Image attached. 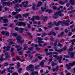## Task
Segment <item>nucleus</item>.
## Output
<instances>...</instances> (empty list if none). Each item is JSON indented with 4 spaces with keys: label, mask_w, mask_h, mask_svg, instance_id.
<instances>
[{
    "label": "nucleus",
    "mask_w": 75,
    "mask_h": 75,
    "mask_svg": "<svg viewBox=\"0 0 75 75\" xmlns=\"http://www.w3.org/2000/svg\"><path fill=\"white\" fill-rule=\"evenodd\" d=\"M67 47H64L63 49H61L59 50H57V49H55V51H57V52H62V51H66Z\"/></svg>",
    "instance_id": "obj_7"
},
{
    "label": "nucleus",
    "mask_w": 75,
    "mask_h": 75,
    "mask_svg": "<svg viewBox=\"0 0 75 75\" xmlns=\"http://www.w3.org/2000/svg\"><path fill=\"white\" fill-rule=\"evenodd\" d=\"M5 33H6V32L4 31H2L1 32V33L2 35H4V34H5Z\"/></svg>",
    "instance_id": "obj_45"
},
{
    "label": "nucleus",
    "mask_w": 75,
    "mask_h": 75,
    "mask_svg": "<svg viewBox=\"0 0 75 75\" xmlns=\"http://www.w3.org/2000/svg\"><path fill=\"white\" fill-rule=\"evenodd\" d=\"M5 35L8 36V35H9V33H8L7 31L5 32Z\"/></svg>",
    "instance_id": "obj_43"
},
{
    "label": "nucleus",
    "mask_w": 75,
    "mask_h": 75,
    "mask_svg": "<svg viewBox=\"0 0 75 75\" xmlns=\"http://www.w3.org/2000/svg\"><path fill=\"white\" fill-rule=\"evenodd\" d=\"M35 6H36L35 4H33V6L32 8V9L33 10H38V7L35 8Z\"/></svg>",
    "instance_id": "obj_13"
},
{
    "label": "nucleus",
    "mask_w": 75,
    "mask_h": 75,
    "mask_svg": "<svg viewBox=\"0 0 75 75\" xmlns=\"http://www.w3.org/2000/svg\"><path fill=\"white\" fill-rule=\"evenodd\" d=\"M26 54H31V52L29 51H28L26 52Z\"/></svg>",
    "instance_id": "obj_62"
},
{
    "label": "nucleus",
    "mask_w": 75,
    "mask_h": 75,
    "mask_svg": "<svg viewBox=\"0 0 75 75\" xmlns=\"http://www.w3.org/2000/svg\"><path fill=\"white\" fill-rule=\"evenodd\" d=\"M11 34L13 37H17V34L16 33H11Z\"/></svg>",
    "instance_id": "obj_29"
},
{
    "label": "nucleus",
    "mask_w": 75,
    "mask_h": 75,
    "mask_svg": "<svg viewBox=\"0 0 75 75\" xmlns=\"http://www.w3.org/2000/svg\"><path fill=\"white\" fill-rule=\"evenodd\" d=\"M10 69H14V67H13L10 66L7 69V70H8V71H10Z\"/></svg>",
    "instance_id": "obj_21"
},
{
    "label": "nucleus",
    "mask_w": 75,
    "mask_h": 75,
    "mask_svg": "<svg viewBox=\"0 0 75 75\" xmlns=\"http://www.w3.org/2000/svg\"><path fill=\"white\" fill-rule=\"evenodd\" d=\"M22 22H18V23H16V25H18V26H21L22 25Z\"/></svg>",
    "instance_id": "obj_19"
},
{
    "label": "nucleus",
    "mask_w": 75,
    "mask_h": 75,
    "mask_svg": "<svg viewBox=\"0 0 75 75\" xmlns=\"http://www.w3.org/2000/svg\"><path fill=\"white\" fill-rule=\"evenodd\" d=\"M52 54H55V55H58V53H57V52H52Z\"/></svg>",
    "instance_id": "obj_51"
},
{
    "label": "nucleus",
    "mask_w": 75,
    "mask_h": 75,
    "mask_svg": "<svg viewBox=\"0 0 75 75\" xmlns=\"http://www.w3.org/2000/svg\"><path fill=\"white\" fill-rule=\"evenodd\" d=\"M41 9L42 11H44V10H46L47 9V8H45V7L44 8H41Z\"/></svg>",
    "instance_id": "obj_56"
},
{
    "label": "nucleus",
    "mask_w": 75,
    "mask_h": 75,
    "mask_svg": "<svg viewBox=\"0 0 75 75\" xmlns=\"http://www.w3.org/2000/svg\"><path fill=\"white\" fill-rule=\"evenodd\" d=\"M41 17L42 18V19L43 20L44 22H45V21L47 20V18L46 16H42Z\"/></svg>",
    "instance_id": "obj_11"
},
{
    "label": "nucleus",
    "mask_w": 75,
    "mask_h": 75,
    "mask_svg": "<svg viewBox=\"0 0 75 75\" xmlns=\"http://www.w3.org/2000/svg\"><path fill=\"white\" fill-rule=\"evenodd\" d=\"M7 1V0H1V3H4L5 2L4 1Z\"/></svg>",
    "instance_id": "obj_60"
},
{
    "label": "nucleus",
    "mask_w": 75,
    "mask_h": 75,
    "mask_svg": "<svg viewBox=\"0 0 75 75\" xmlns=\"http://www.w3.org/2000/svg\"><path fill=\"white\" fill-rule=\"evenodd\" d=\"M31 46H35V47H38V45L37 44L34 45V44L33 43L31 44Z\"/></svg>",
    "instance_id": "obj_32"
},
{
    "label": "nucleus",
    "mask_w": 75,
    "mask_h": 75,
    "mask_svg": "<svg viewBox=\"0 0 75 75\" xmlns=\"http://www.w3.org/2000/svg\"><path fill=\"white\" fill-rule=\"evenodd\" d=\"M38 75V72L34 71L31 73V75Z\"/></svg>",
    "instance_id": "obj_14"
},
{
    "label": "nucleus",
    "mask_w": 75,
    "mask_h": 75,
    "mask_svg": "<svg viewBox=\"0 0 75 75\" xmlns=\"http://www.w3.org/2000/svg\"><path fill=\"white\" fill-rule=\"evenodd\" d=\"M10 48H11L10 46H8L6 47V50H4L3 51L4 53L5 54V57L6 59H8V58H10V54H9L6 51V50L8 51H9Z\"/></svg>",
    "instance_id": "obj_1"
},
{
    "label": "nucleus",
    "mask_w": 75,
    "mask_h": 75,
    "mask_svg": "<svg viewBox=\"0 0 75 75\" xmlns=\"http://www.w3.org/2000/svg\"><path fill=\"white\" fill-rule=\"evenodd\" d=\"M75 62L74 61L72 63H70L69 64H67L66 65V67H67V68H69L67 69L68 70H69V69H71V67H73V66L74 65H75Z\"/></svg>",
    "instance_id": "obj_3"
},
{
    "label": "nucleus",
    "mask_w": 75,
    "mask_h": 75,
    "mask_svg": "<svg viewBox=\"0 0 75 75\" xmlns=\"http://www.w3.org/2000/svg\"><path fill=\"white\" fill-rule=\"evenodd\" d=\"M20 45H16L15 46V47L16 48H18L17 49V51H19L21 49V47L20 48Z\"/></svg>",
    "instance_id": "obj_15"
},
{
    "label": "nucleus",
    "mask_w": 75,
    "mask_h": 75,
    "mask_svg": "<svg viewBox=\"0 0 75 75\" xmlns=\"http://www.w3.org/2000/svg\"><path fill=\"white\" fill-rule=\"evenodd\" d=\"M59 4L62 5H63V4H65V3H64V2H63V1H60L59 2Z\"/></svg>",
    "instance_id": "obj_40"
},
{
    "label": "nucleus",
    "mask_w": 75,
    "mask_h": 75,
    "mask_svg": "<svg viewBox=\"0 0 75 75\" xmlns=\"http://www.w3.org/2000/svg\"><path fill=\"white\" fill-rule=\"evenodd\" d=\"M35 19V16H33L32 18L31 19V20H32V21H34V20Z\"/></svg>",
    "instance_id": "obj_37"
},
{
    "label": "nucleus",
    "mask_w": 75,
    "mask_h": 75,
    "mask_svg": "<svg viewBox=\"0 0 75 75\" xmlns=\"http://www.w3.org/2000/svg\"><path fill=\"white\" fill-rule=\"evenodd\" d=\"M40 17L39 16H35V19H37V20H39Z\"/></svg>",
    "instance_id": "obj_59"
},
{
    "label": "nucleus",
    "mask_w": 75,
    "mask_h": 75,
    "mask_svg": "<svg viewBox=\"0 0 75 75\" xmlns=\"http://www.w3.org/2000/svg\"><path fill=\"white\" fill-rule=\"evenodd\" d=\"M23 70V69L22 68L18 69V71L19 73H21V71Z\"/></svg>",
    "instance_id": "obj_38"
},
{
    "label": "nucleus",
    "mask_w": 75,
    "mask_h": 75,
    "mask_svg": "<svg viewBox=\"0 0 75 75\" xmlns=\"http://www.w3.org/2000/svg\"><path fill=\"white\" fill-rule=\"evenodd\" d=\"M73 50V48H69L68 50V51H72Z\"/></svg>",
    "instance_id": "obj_54"
},
{
    "label": "nucleus",
    "mask_w": 75,
    "mask_h": 75,
    "mask_svg": "<svg viewBox=\"0 0 75 75\" xmlns=\"http://www.w3.org/2000/svg\"><path fill=\"white\" fill-rule=\"evenodd\" d=\"M15 30L16 31H19V28H15Z\"/></svg>",
    "instance_id": "obj_50"
},
{
    "label": "nucleus",
    "mask_w": 75,
    "mask_h": 75,
    "mask_svg": "<svg viewBox=\"0 0 75 75\" xmlns=\"http://www.w3.org/2000/svg\"><path fill=\"white\" fill-rule=\"evenodd\" d=\"M20 63L19 62H18L17 63V66H18V68L20 67Z\"/></svg>",
    "instance_id": "obj_53"
},
{
    "label": "nucleus",
    "mask_w": 75,
    "mask_h": 75,
    "mask_svg": "<svg viewBox=\"0 0 75 75\" xmlns=\"http://www.w3.org/2000/svg\"><path fill=\"white\" fill-rule=\"evenodd\" d=\"M8 65V63H5L4 64V66H7Z\"/></svg>",
    "instance_id": "obj_63"
},
{
    "label": "nucleus",
    "mask_w": 75,
    "mask_h": 75,
    "mask_svg": "<svg viewBox=\"0 0 75 75\" xmlns=\"http://www.w3.org/2000/svg\"><path fill=\"white\" fill-rule=\"evenodd\" d=\"M35 50H36V51H40V49L38 47H36Z\"/></svg>",
    "instance_id": "obj_55"
},
{
    "label": "nucleus",
    "mask_w": 75,
    "mask_h": 75,
    "mask_svg": "<svg viewBox=\"0 0 75 75\" xmlns=\"http://www.w3.org/2000/svg\"><path fill=\"white\" fill-rule=\"evenodd\" d=\"M41 4H42V2L41 1L39 2L37 5V7H38L41 6Z\"/></svg>",
    "instance_id": "obj_20"
},
{
    "label": "nucleus",
    "mask_w": 75,
    "mask_h": 75,
    "mask_svg": "<svg viewBox=\"0 0 75 75\" xmlns=\"http://www.w3.org/2000/svg\"><path fill=\"white\" fill-rule=\"evenodd\" d=\"M12 75H18V73H13Z\"/></svg>",
    "instance_id": "obj_49"
},
{
    "label": "nucleus",
    "mask_w": 75,
    "mask_h": 75,
    "mask_svg": "<svg viewBox=\"0 0 75 75\" xmlns=\"http://www.w3.org/2000/svg\"><path fill=\"white\" fill-rule=\"evenodd\" d=\"M28 50L30 51H33V47L31 48H28Z\"/></svg>",
    "instance_id": "obj_42"
},
{
    "label": "nucleus",
    "mask_w": 75,
    "mask_h": 75,
    "mask_svg": "<svg viewBox=\"0 0 75 75\" xmlns=\"http://www.w3.org/2000/svg\"><path fill=\"white\" fill-rule=\"evenodd\" d=\"M52 23V22H50L48 23V27H49V28H51V27H52V26L51 25Z\"/></svg>",
    "instance_id": "obj_24"
},
{
    "label": "nucleus",
    "mask_w": 75,
    "mask_h": 75,
    "mask_svg": "<svg viewBox=\"0 0 75 75\" xmlns=\"http://www.w3.org/2000/svg\"><path fill=\"white\" fill-rule=\"evenodd\" d=\"M68 54L69 55H70V57L71 58H74V53H73V52H69Z\"/></svg>",
    "instance_id": "obj_12"
},
{
    "label": "nucleus",
    "mask_w": 75,
    "mask_h": 75,
    "mask_svg": "<svg viewBox=\"0 0 75 75\" xmlns=\"http://www.w3.org/2000/svg\"><path fill=\"white\" fill-rule=\"evenodd\" d=\"M53 9H54V10H60V8H57V7L55 6H53Z\"/></svg>",
    "instance_id": "obj_22"
},
{
    "label": "nucleus",
    "mask_w": 75,
    "mask_h": 75,
    "mask_svg": "<svg viewBox=\"0 0 75 75\" xmlns=\"http://www.w3.org/2000/svg\"><path fill=\"white\" fill-rule=\"evenodd\" d=\"M53 56L55 58H56L57 60L59 59V63H62V61H61V59H62V55H60V57H59V56H57V55H54Z\"/></svg>",
    "instance_id": "obj_5"
},
{
    "label": "nucleus",
    "mask_w": 75,
    "mask_h": 75,
    "mask_svg": "<svg viewBox=\"0 0 75 75\" xmlns=\"http://www.w3.org/2000/svg\"><path fill=\"white\" fill-rule=\"evenodd\" d=\"M2 20H3V22L4 23H6L8 22V20L6 19H3Z\"/></svg>",
    "instance_id": "obj_25"
},
{
    "label": "nucleus",
    "mask_w": 75,
    "mask_h": 75,
    "mask_svg": "<svg viewBox=\"0 0 75 75\" xmlns=\"http://www.w3.org/2000/svg\"><path fill=\"white\" fill-rule=\"evenodd\" d=\"M45 62V60H43L41 61L40 63V66H41L42 68H43V67H44V66H45V65L44 64V63Z\"/></svg>",
    "instance_id": "obj_10"
},
{
    "label": "nucleus",
    "mask_w": 75,
    "mask_h": 75,
    "mask_svg": "<svg viewBox=\"0 0 75 75\" xmlns=\"http://www.w3.org/2000/svg\"><path fill=\"white\" fill-rule=\"evenodd\" d=\"M17 13H18V12H13L12 13V14L13 15H14V16H16Z\"/></svg>",
    "instance_id": "obj_31"
},
{
    "label": "nucleus",
    "mask_w": 75,
    "mask_h": 75,
    "mask_svg": "<svg viewBox=\"0 0 75 75\" xmlns=\"http://www.w3.org/2000/svg\"><path fill=\"white\" fill-rule=\"evenodd\" d=\"M65 25L68 26V25H69V23H70V22L69 20H68L66 21H65Z\"/></svg>",
    "instance_id": "obj_16"
},
{
    "label": "nucleus",
    "mask_w": 75,
    "mask_h": 75,
    "mask_svg": "<svg viewBox=\"0 0 75 75\" xmlns=\"http://www.w3.org/2000/svg\"><path fill=\"white\" fill-rule=\"evenodd\" d=\"M22 16L24 17H27V16H29V13H25V14H23Z\"/></svg>",
    "instance_id": "obj_18"
},
{
    "label": "nucleus",
    "mask_w": 75,
    "mask_h": 75,
    "mask_svg": "<svg viewBox=\"0 0 75 75\" xmlns=\"http://www.w3.org/2000/svg\"><path fill=\"white\" fill-rule=\"evenodd\" d=\"M28 3V2L27 1H23L22 3V5L24 7H27Z\"/></svg>",
    "instance_id": "obj_9"
},
{
    "label": "nucleus",
    "mask_w": 75,
    "mask_h": 75,
    "mask_svg": "<svg viewBox=\"0 0 75 75\" xmlns=\"http://www.w3.org/2000/svg\"><path fill=\"white\" fill-rule=\"evenodd\" d=\"M39 67H40V66L39 65H38L35 67V69H38V68H39Z\"/></svg>",
    "instance_id": "obj_44"
},
{
    "label": "nucleus",
    "mask_w": 75,
    "mask_h": 75,
    "mask_svg": "<svg viewBox=\"0 0 75 75\" xmlns=\"http://www.w3.org/2000/svg\"><path fill=\"white\" fill-rule=\"evenodd\" d=\"M17 1H18V0H16L15 1H13V3H12V4H13V3H14V4L16 3L17 2Z\"/></svg>",
    "instance_id": "obj_48"
},
{
    "label": "nucleus",
    "mask_w": 75,
    "mask_h": 75,
    "mask_svg": "<svg viewBox=\"0 0 75 75\" xmlns=\"http://www.w3.org/2000/svg\"><path fill=\"white\" fill-rule=\"evenodd\" d=\"M61 25L62 26H65V21H63V22L62 21Z\"/></svg>",
    "instance_id": "obj_26"
},
{
    "label": "nucleus",
    "mask_w": 75,
    "mask_h": 75,
    "mask_svg": "<svg viewBox=\"0 0 75 75\" xmlns=\"http://www.w3.org/2000/svg\"><path fill=\"white\" fill-rule=\"evenodd\" d=\"M37 39H38L39 41H42L43 40L41 38H37Z\"/></svg>",
    "instance_id": "obj_41"
},
{
    "label": "nucleus",
    "mask_w": 75,
    "mask_h": 75,
    "mask_svg": "<svg viewBox=\"0 0 75 75\" xmlns=\"http://www.w3.org/2000/svg\"><path fill=\"white\" fill-rule=\"evenodd\" d=\"M22 25L23 26H25L26 25V24H25V23L22 22Z\"/></svg>",
    "instance_id": "obj_46"
},
{
    "label": "nucleus",
    "mask_w": 75,
    "mask_h": 75,
    "mask_svg": "<svg viewBox=\"0 0 75 75\" xmlns=\"http://www.w3.org/2000/svg\"><path fill=\"white\" fill-rule=\"evenodd\" d=\"M5 71H6V70L4 69L3 71H2L1 72V74H3L4 72H5Z\"/></svg>",
    "instance_id": "obj_39"
},
{
    "label": "nucleus",
    "mask_w": 75,
    "mask_h": 75,
    "mask_svg": "<svg viewBox=\"0 0 75 75\" xmlns=\"http://www.w3.org/2000/svg\"><path fill=\"white\" fill-rule=\"evenodd\" d=\"M17 16H16L15 17V18H18V17H19V18H21V15L20 14H17Z\"/></svg>",
    "instance_id": "obj_28"
},
{
    "label": "nucleus",
    "mask_w": 75,
    "mask_h": 75,
    "mask_svg": "<svg viewBox=\"0 0 75 75\" xmlns=\"http://www.w3.org/2000/svg\"><path fill=\"white\" fill-rule=\"evenodd\" d=\"M24 31V29L23 28H20L19 29V32L20 33H22Z\"/></svg>",
    "instance_id": "obj_17"
},
{
    "label": "nucleus",
    "mask_w": 75,
    "mask_h": 75,
    "mask_svg": "<svg viewBox=\"0 0 75 75\" xmlns=\"http://www.w3.org/2000/svg\"><path fill=\"white\" fill-rule=\"evenodd\" d=\"M62 21H58V23L57 24L56 26H59V24H60V23H61Z\"/></svg>",
    "instance_id": "obj_30"
},
{
    "label": "nucleus",
    "mask_w": 75,
    "mask_h": 75,
    "mask_svg": "<svg viewBox=\"0 0 75 75\" xmlns=\"http://www.w3.org/2000/svg\"><path fill=\"white\" fill-rule=\"evenodd\" d=\"M16 40L18 43H23L24 42V39H21V37L18 36L17 37Z\"/></svg>",
    "instance_id": "obj_4"
},
{
    "label": "nucleus",
    "mask_w": 75,
    "mask_h": 75,
    "mask_svg": "<svg viewBox=\"0 0 75 75\" xmlns=\"http://www.w3.org/2000/svg\"><path fill=\"white\" fill-rule=\"evenodd\" d=\"M15 11H17V12H18V11H21V9L19 8L18 10V9H16L15 10Z\"/></svg>",
    "instance_id": "obj_57"
},
{
    "label": "nucleus",
    "mask_w": 75,
    "mask_h": 75,
    "mask_svg": "<svg viewBox=\"0 0 75 75\" xmlns=\"http://www.w3.org/2000/svg\"><path fill=\"white\" fill-rule=\"evenodd\" d=\"M5 59L4 58H2V57H1V58L0 59V61H4V60H5V59H6V60H7V59H6V58L5 57Z\"/></svg>",
    "instance_id": "obj_35"
},
{
    "label": "nucleus",
    "mask_w": 75,
    "mask_h": 75,
    "mask_svg": "<svg viewBox=\"0 0 75 75\" xmlns=\"http://www.w3.org/2000/svg\"><path fill=\"white\" fill-rule=\"evenodd\" d=\"M52 54V52L46 53V56L51 55Z\"/></svg>",
    "instance_id": "obj_34"
},
{
    "label": "nucleus",
    "mask_w": 75,
    "mask_h": 75,
    "mask_svg": "<svg viewBox=\"0 0 75 75\" xmlns=\"http://www.w3.org/2000/svg\"><path fill=\"white\" fill-rule=\"evenodd\" d=\"M70 5V4H69V3H67L66 4L67 7H69V6Z\"/></svg>",
    "instance_id": "obj_61"
},
{
    "label": "nucleus",
    "mask_w": 75,
    "mask_h": 75,
    "mask_svg": "<svg viewBox=\"0 0 75 75\" xmlns=\"http://www.w3.org/2000/svg\"><path fill=\"white\" fill-rule=\"evenodd\" d=\"M14 44V43H13V42H9L8 43V45H12V44Z\"/></svg>",
    "instance_id": "obj_58"
},
{
    "label": "nucleus",
    "mask_w": 75,
    "mask_h": 75,
    "mask_svg": "<svg viewBox=\"0 0 75 75\" xmlns=\"http://www.w3.org/2000/svg\"><path fill=\"white\" fill-rule=\"evenodd\" d=\"M55 69L56 71H58V70H59V66H57L56 67Z\"/></svg>",
    "instance_id": "obj_36"
},
{
    "label": "nucleus",
    "mask_w": 75,
    "mask_h": 75,
    "mask_svg": "<svg viewBox=\"0 0 75 75\" xmlns=\"http://www.w3.org/2000/svg\"><path fill=\"white\" fill-rule=\"evenodd\" d=\"M26 69L27 71L30 70V71H34V66L30 64L27 67Z\"/></svg>",
    "instance_id": "obj_6"
},
{
    "label": "nucleus",
    "mask_w": 75,
    "mask_h": 75,
    "mask_svg": "<svg viewBox=\"0 0 75 75\" xmlns=\"http://www.w3.org/2000/svg\"><path fill=\"white\" fill-rule=\"evenodd\" d=\"M58 65V63H54V62H52V67H54L55 65Z\"/></svg>",
    "instance_id": "obj_23"
},
{
    "label": "nucleus",
    "mask_w": 75,
    "mask_h": 75,
    "mask_svg": "<svg viewBox=\"0 0 75 75\" xmlns=\"http://www.w3.org/2000/svg\"><path fill=\"white\" fill-rule=\"evenodd\" d=\"M20 6V5L18 4H16L15 5V7H14V8L17 9L18 8V7Z\"/></svg>",
    "instance_id": "obj_33"
},
{
    "label": "nucleus",
    "mask_w": 75,
    "mask_h": 75,
    "mask_svg": "<svg viewBox=\"0 0 75 75\" xmlns=\"http://www.w3.org/2000/svg\"><path fill=\"white\" fill-rule=\"evenodd\" d=\"M47 43H45L43 44L42 47H46V46H47Z\"/></svg>",
    "instance_id": "obj_52"
},
{
    "label": "nucleus",
    "mask_w": 75,
    "mask_h": 75,
    "mask_svg": "<svg viewBox=\"0 0 75 75\" xmlns=\"http://www.w3.org/2000/svg\"><path fill=\"white\" fill-rule=\"evenodd\" d=\"M72 32H75V28H74V29H71Z\"/></svg>",
    "instance_id": "obj_64"
},
{
    "label": "nucleus",
    "mask_w": 75,
    "mask_h": 75,
    "mask_svg": "<svg viewBox=\"0 0 75 75\" xmlns=\"http://www.w3.org/2000/svg\"><path fill=\"white\" fill-rule=\"evenodd\" d=\"M1 3L2 4L3 6H6L7 5L8 6H11L12 5V3L9 2H4Z\"/></svg>",
    "instance_id": "obj_8"
},
{
    "label": "nucleus",
    "mask_w": 75,
    "mask_h": 75,
    "mask_svg": "<svg viewBox=\"0 0 75 75\" xmlns=\"http://www.w3.org/2000/svg\"><path fill=\"white\" fill-rule=\"evenodd\" d=\"M63 57L65 58H69L70 57L68 55H64Z\"/></svg>",
    "instance_id": "obj_27"
},
{
    "label": "nucleus",
    "mask_w": 75,
    "mask_h": 75,
    "mask_svg": "<svg viewBox=\"0 0 75 75\" xmlns=\"http://www.w3.org/2000/svg\"><path fill=\"white\" fill-rule=\"evenodd\" d=\"M14 49L13 48V47H11V52H13V51H14Z\"/></svg>",
    "instance_id": "obj_47"
},
{
    "label": "nucleus",
    "mask_w": 75,
    "mask_h": 75,
    "mask_svg": "<svg viewBox=\"0 0 75 75\" xmlns=\"http://www.w3.org/2000/svg\"><path fill=\"white\" fill-rule=\"evenodd\" d=\"M58 16H59L60 17H63V16H64V14L62 13H61V12H60V11H59L54 14V18H57Z\"/></svg>",
    "instance_id": "obj_2"
}]
</instances>
